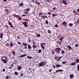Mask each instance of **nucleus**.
<instances>
[{"label":"nucleus","mask_w":79,"mask_h":79,"mask_svg":"<svg viewBox=\"0 0 79 79\" xmlns=\"http://www.w3.org/2000/svg\"><path fill=\"white\" fill-rule=\"evenodd\" d=\"M8 58L6 56H2L1 57V61L3 63H6L8 62Z\"/></svg>","instance_id":"1"},{"label":"nucleus","mask_w":79,"mask_h":79,"mask_svg":"<svg viewBox=\"0 0 79 79\" xmlns=\"http://www.w3.org/2000/svg\"><path fill=\"white\" fill-rule=\"evenodd\" d=\"M61 49L60 48H56L55 49V52H56V53H57L58 54H60V50H61Z\"/></svg>","instance_id":"2"},{"label":"nucleus","mask_w":79,"mask_h":79,"mask_svg":"<svg viewBox=\"0 0 79 79\" xmlns=\"http://www.w3.org/2000/svg\"><path fill=\"white\" fill-rule=\"evenodd\" d=\"M44 61H41L39 64V66H40V67H41V66H44Z\"/></svg>","instance_id":"3"},{"label":"nucleus","mask_w":79,"mask_h":79,"mask_svg":"<svg viewBox=\"0 0 79 79\" xmlns=\"http://www.w3.org/2000/svg\"><path fill=\"white\" fill-rule=\"evenodd\" d=\"M8 24H9V25H10V27H13V25H12V24H11V22H10V21H8Z\"/></svg>","instance_id":"4"},{"label":"nucleus","mask_w":79,"mask_h":79,"mask_svg":"<svg viewBox=\"0 0 79 79\" xmlns=\"http://www.w3.org/2000/svg\"><path fill=\"white\" fill-rule=\"evenodd\" d=\"M27 23L26 22H23V24H24L25 27H27Z\"/></svg>","instance_id":"5"},{"label":"nucleus","mask_w":79,"mask_h":79,"mask_svg":"<svg viewBox=\"0 0 79 79\" xmlns=\"http://www.w3.org/2000/svg\"><path fill=\"white\" fill-rule=\"evenodd\" d=\"M62 71H64L63 70L59 69V70H57L56 71V72L57 73H58L59 72H61Z\"/></svg>","instance_id":"6"},{"label":"nucleus","mask_w":79,"mask_h":79,"mask_svg":"<svg viewBox=\"0 0 79 79\" xmlns=\"http://www.w3.org/2000/svg\"><path fill=\"white\" fill-rule=\"evenodd\" d=\"M62 3H64V4L65 5H67V3H66V1L63 0L62 2Z\"/></svg>","instance_id":"7"},{"label":"nucleus","mask_w":79,"mask_h":79,"mask_svg":"<svg viewBox=\"0 0 79 79\" xmlns=\"http://www.w3.org/2000/svg\"><path fill=\"white\" fill-rule=\"evenodd\" d=\"M76 62H73V63H71L70 64L71 66H74L76 64Z\"/></svg>","instance_id":"8"},{"label":"nucleus","mask_w":79,"mask_h":79,"mask_svg":"<svg viewBox=\"0 0 79 79\" xmlns=\"http://www.w3.org/2000/svg\"><path fill=\"white\" fill-rule=\"evenodd\" d=\"M57 44L58 45H61V44H62L61 43V42L60 41H58L56 42Z\"/></svg>","instance_id":"9"},{"label":"nucleus","mask_w":79,"mask_h":79,"mask_svg":"<svg viewBox=\"0 0 79 79\" xmlns=\"http://www.w3.org/2000/svg\"><path fill=\"white\" fill-rule=\"evenodd\" d=\"M26 55H27V54H25L21 55L20 56V58H22L23 57H24V56H26Z\"/></svg>","instance_id":"10"},{"label":"nucleus","mask_w":79,"mask_h":79,"mask_svg":"<svg viewBox=\"0 0 79 79\" xmlns=\"http://www.w3.org/2000/svg\"><path fill=\"white\" fill-rule=\"evenodd\" d=\"M70 78L72 79V78L74 77V75L72 74L70 75Z\"/></svg>","instance_id":"11"},{"label":"nucleus","mask_w":79,"mask_h":79,"mask_svg":"<svg viewBox=\"0 0 79 79\" xmlns=\"http://www.w3.org/2000/svg\"><path fill=\"white\" fill-rule=\"evenodd\" d=\"M28 48L30 50H31V45L30 44H28Z\"/></svg>","instance_id":"12"},{"label":"nucleus","mask_w":79,"mask_h":79,"mask_svg":"<svg viewBox=\"0 0 79 79\" xmlns=\"http://www.w3.org/2000/svg\"><path fill=\"white\" fill-rule=\"evenodd\" d=\"M42 17L43 18H47L48 17L47 16L42 15Z\"/></svg>","instance_id":"13"},{"label":"nucleus","mask_w":79,"mask_h":79,"mask_svg":"<svg viewBox=\"0 0 79 79\" xmlns=\"http://www.w3.org/2000/svg\"><path fill=\"white\" fill-rule=\"evenodd\" d=\"M32 41L33 42V45H36V44H35V41L33 40H32Z\"/></svg>","instance_id":"14"},{"label":"nucleus","mask_w":79,"mask_h":79,"mask_svg":"<svg viewBox=\"0 0 79 79\" xmlns=\"http://www.w3.org/2000/svg\"><path fill=\"white\" fill-rule=\"evenodd\" d=\"M62 24H63V25H64V26H66V22L65 21H64L63 22Z\"/></svg>","instance_id":"15"},{"label":"nucleus","mask_w":79,"mask_h":79,"mask_svg":"<svg viewBox=\"0 0 79 79\" xmlns=\"http://www.w3.org/2000/svg\"><path fill=\"white\" fill-rule=\"evenodd\" d=\"M79 19H78L77 22V24H76L77 26H78V24H79Z\"/></svg>","instance_id":"16"},{"label":"nucleus","mask_w":79,"mask_h":79,"mask_svg":"<svg viewBox=\"0 0 79 79\" xmlns=\"http://www.w3.org/2000/svg\"><path fill=\"white\" fill-rule=\"evenodd\" d=\"M3 34H2L1 35H0V37L1 39H2V38H3Z\"/></svg>","instance_id":"17"},{"label":"nucleus","mask_w":79,"mask_h":79,"mask_svg":"<svg viewBox=\"0 0 79 79\" xmlns=\"http://www.w3.org/2000/svg\"><path fill=\"white\" fill-rule=\"evenodd\" d=\"M30 10H31V8H27L26 9L27 11V12H29L30 11Z\"/></svg>","instance_id":"18"},{"label":"nucleus","mask_w":79,"mask_h":79,"mask_svg":"<svg viewBox=\"0 0 79 79\" xmlns=\"http://www.w3.org/2000/svg\"><path fill=\"white\" fill-rule=\"evenodd\" d=\"M5 11H6L7 13H9L10 12L9 11V9H5Z\"/></svg>","instance_id":"19"},{"label":"nucleus","mask_w":79,"mask_h":79,"mask_svg":"<svg viewBox=\"0 0 79 79\" xmlns=\"http://www.w3.org/2000/svg\"><path fill=\"white\" fill-rule=\"evenodd\" d=\"M48 34H51V33H52V31H51V30H48Z\"/></svg>","instance_id":"20"},{"label":"nucleus","mask_w":79,"mask_h":79,"mask_svg":"<svg viewBox=\"0 0 79 79\" xmlns=\"http://www.w3.org/2000/svg\"><path fill=\"white\" fill-rule=\"evenodd\" d=\"M22 44L23 45L25 46V47H27V44L26 43H22Z\"/></svg>","instance_id":"21"},{"label":"nucleus","mask_w":79,"mask_h":79,"mask_svg":"<svg viewBox=\"0 0 79 79\" xmlns=\"http://www.w3.org/2000/svg\"><path fill=\"white\" fill-rule=\"evenodd\" d=\"M52 15L53 17L55 16H57V15H58V14H52Z\"/></svg>","instance_id":"22"},{"label":"nucleus","mask_w":79,"mask_h":79,"mask_svg":"<svg viewBox=\"0 0 79 79\" xmlns=\"http://www.w3.org/2000/svg\"><path fill=\"white\" fill-rule=\"evenodd\" d=\"M10 47H13V44L12 43V42H11L10 43Z\"/></svg>","instance_id":"23"},{"label":"nucleus","mask_w":79,"mask_h":79,"mask_svg":"<svg viewBox=\"0 0 79 79\" xmlns=\"http://www.w3.org/2000/svg\"><path fill=\"white\" fill-rule=\"evenodd\" d=\"M69 26L71 27V26H73V24L72 23H70L69 24Z\"/></svg>","instance_id":"24"},{"label":"nucleus","mask_w":79,"mask_h":79,"mask_svg":"<svg viewBox=\"0 0 79 79\" xmlns=\"http://www.w3.org/2000/svg\"><path fill=\"white\" fill-rule=\"evenodd\" d=\"M23 5H24V4L23 3H20L19 4V6H22Z\"/></svg>","instance_id":"25"},{"label":"nucleus","mask_w":79,"mask_h":79,"mask_svg":"<svg viewBox=\"0 0 79 79\" xmlns=\"http://www.w3.org/2000/svg\"><path fill=\"white\" fill-rule=\"evenodd\" d=\"M61 66V65H56V67L57 68H59V67H60Z\"/></svg>","instance_id":"26"},{"label":"nucleus","mask_w":79,"mask_h":79,"mask_svg":"<svg viewBox=\"0 0 79 79\" xmlns=\"http://www.w3.org/2000/svg\"><path fill=\"white\" fill-rule=\"evenodd\" d=\"M14 74L15 75H16V76L17 75H18V72H15Z\"/></svg>","instance_id":"27"},{"label":"nucleus","mask_w":79,"mask_h":79,"mask_svg":"<svg viewBox=\"0 0 79 79\" xmlns=\"http://www.w3.org/2000/svg\"><path fill=\"white\" fill-rule=\"evenodd\" d=\"M67 47L69 48L70 49H71L72 48H71V47L69 45L67 46Z\"/></svg>","instance_id":"28"},{"label":"nucleus","mask_w":79,"mask_h":79,"mask_svg":"<svg viewBox=\"0 0 79 79\" xmlns=\"http://www.w3.org/2000/svg\"><path fill=\"white\" fill-rule=\"evenodd\" d=\"M35 3H37V4L38 5H40V3H39V2H37V1H35Z\"/></svg>","instance_id":"29"},{"label":"nucleus","mask_w":79,"mask_h":79,"mask_svg":"<svg viewBox=\"0 0 79 79\" xmlns=\"http://www.w3.org/2000/svg\"><path fill=\"white\" fill-rule=\"evenodd\" d=\"M18 69V70H21V66H19Z\"/></svg>","instance_id":"30"},{"label":"nucleus","mask_w":79,"mask_h":79,"mask_svg":"<svg viewBox=\"0 0 79 79\" xmlns=\"http://www.w3.org/2000/svg\"><path fill=\"white\" fill-rule=\"evenodd\" d=\"M76 63H79V59H76Z\"/></svg>","instance_id":"31"},{"label":"nucleus","mask_w":79,"mask_h":79,"mask_svg":"<svg viewBox=\"0 0 79 79\" xmlns=\"http://www.w3.org/2000/svg\"><path fill=\"white\" fill-rule=\"evenodd\" d=\"M9 78H10V79H11V77H10L8 76H7L6 77V79H8Z\"/></svg>","instance_id":"32"},{"label":"nucleus","mask_w":79,"mask_h":79,"mask_svg":"<svg viewBox=\"0 0 79 79\" xmlns=\"http://www.w3.org/2000/svg\"><path fill=\"white\" fill-rule=\"evenodd\" d=\"M41 52H42V50L41 49H39L38 51V53H41Z\"/></svg>","instance_id":"33"},{"label":"nucleus","mask_w":79,"mask_h":79,"mask_svg":"<svg viewBox=\"0 0 79 79\" xmlns=\"http://www.w3.org/2000/svg\"><path fill=\"white\" fill-rule=\"evenodd\" d=\"M33 48H37V47H36V46L35 45H33Z\"/></svg>","instance_id":"34"},{"label":"nucleus","mask_w":79,"mask_h":79,"mask_svg":"<svg viewBox=\"0 0 79 79\" xmlns=\"http://www.w3.org/2000/svg\"><path fill=\"white\" fill-rule=\"evenodd\" d=\"M41 46L43 50H44V45H41Z\"/></svg>","instance_id":"35"},{"label":"nucleus","mask_w":79,"mask_h":79,"mask_svg":"<svg viewBox=\"0 0 79 79\" xmlns=\"http://www.w3.org/2000/svg\"><path fill=\"white\" fill-rule=\"evenodd\" d=\"M17 39H20V36H19V35H17Z\"/></svg>","instance_id":"36"},{"label":"nucleus","mask_w":79,"mask_h":79,"mask_svg":"<svg viewBox=\"0 0 79 79\" xmlns=\"http://www.w3.org/2000/svg\"><path fill=\"white\" fill-rule=\"evenodd\" d=\"M61 53H63V54H64V51L63 50H62L61 51Z\"/></svg>","instance_id":"37"},{"label":"nucleus","mask_w":79,"mask_h":79,"mask_svg":"<svg viewBox=\"0 0 79 79\" xmlns=\"http://www.w3.org/2000/svg\"><path fill=\"white\" fill-rule=\"evenodd\" d=\"M12 52L13 53V55H15V51H12Z\"/></svg>","instance_id":"38"},{"label":"nucleus","mask_w":79,"mask_h":79,"mask_svg":"<svg viewBox=\"0 0 79 79\" xmlns=\"http://www.w3.org/2000/svg\"><path fill=\"white\" fill-rule=\"evenodd\" d=\"M36 37H40V34H38V35H37Z\"/></svg>","instance_id":"39"},{"label":"nucleus","mask_w":79,"mask_h":79,"mask_svg":"<svg viewBox=\"0 0 79 79\" xmlns=\"http://www.w3.org/2000/svg\"><path fill=\"white\" fill-rule=\"evenodd\" d=\"M64 38V37H62V38H61L60 39H59V40H60L61 41V42H62V40H63V39Z\"/></svg>","instance_id":"40"},{"label":"nucleus","mask_w":79,"mask_h":79,"mask_svg":"<svg viewBox=\"0 0 79 79\" xmlns=\"http://www.w3.org/2000/svg\"><path fill=\"white\" fill-rule=\"evenodd\" d=\"M46 23L47 24H48V21L47 20H46Z\"/></svg>","instance_id":"41"},{"label":"nucleus","mask_w":79,"mask_h":79,"mask_svg":"<svg viewBox=\"0 0 79 79\" xmlns=\"http://www.w3.org/2000/svg\"><path fill=\"white\" fill-rule=\"evenodd\" d=\"M54 27H58V26L57 25V24H56L55 26H54Z\"/></svg>","instance_id":"42"},{"label":"nucleus","mask_w":79,"mask_h":79,"mask_svg":"<svg viewBox=\"0 0 79 79\" xmlns=\"http://www.w3.org/2000/svg\"><path fill=\"white\" fill-rule=\"evenodd\" d=\"M73 13H74L75 15H76V11H75V10H73Z\"/></svg>","instance_id":"43"},{"label":"nucleus","mask_w":79,"mask_h":79,"mask_svg":"<svg viewBox=\"0 0 79 79\" xmlns=\"http://www.w3.org/2000/svg\"><path fill=\"white\" fill-rule=\"evenodd\" d=\"M78 46H79V45H78V44H75L76 47H78Z\"/></svg>","instance_id":"44"},{"label":"nucleus","mask_w":79,"mask_h":79,"mask_svg":"<svg viewBox=\"0 0 79 79\" xmlns=\"http://www.w3.org/2000/svg\"><path fill=\"white\" fill-rule=\"evenodd\" d=\"M41 45H45V43H41L40 44Z\"/></svg>","instance_id":"45"},{"label":"nucleus","mask_w":79,"mask_h":79,"mask_svg":"<svg viewBox=\"0 0 79 79\" xmlns=\"http://www.w3.org/2000/svg\"><path fill=\"white\" fill-rule=\"evenodd\" d=\"M47 15H51V12H48L47 14Z\"/></svg>","instance_id":"46"},{"label":"nucleus","mask_w":79,"mask_h":79,"mask_svg":"<svg viewBox=\"0 0 79 79\" xmlns=\"http://www.w3.org/2000/svg\"><path fill=\"white\" fill-rule=\"evenodd\" d=\"M24 13H25V14H27V15H28V12H24Z\"/></svg>","instance_id":"47"},{"label":"nucleus","mask_w":79,"mask_h":79,"mask_svg":"<svg viewBox=\"0 0 79 79\" xmlns=\"http://www.w3.org/2000/svg\"><path fill=\"white\" fill-rule=\"evenodd\" d=\"M46 1H47V2H51V0H46Z\"/></svg>","instance_id":"48"},{"label":"nucleus","mask_w":79,"mask_h":79,"mask_svg":"<svg viewBox=\"0 0 79 79\" xmlns=\"http://www.w3.org/2000/svg\"><path fill=\"white\" fill-rule=\"evenodd\" d=\"M53 10H56V8L55 7L53 8Z\"/></svg>","instance_id":"49"},{"label":"nucleus","mask_w":79,"mask_h":79,"mask_svg":"<svg viewBox=\"0 0 79 79\" xmlns=\"http://www.w3.org/2000/svg\"><path fill=\"white\" fill-rule=\"evenodd\" d=\"M53 68L54 69H55V68H56V66H55V65H54L53 66Z\"/></svg>","instance_id":"50"},{"label":"nucleus","mask_w":79,"mask_h":79,"mask_svg":"<svg viewBox=\"0 0 79 79\" xmlns=\"http://www.w3.org/2000/svg\"><path fill=\"white\" fill-rule=\"evenodd\" d=\"M67 63V62H62L63 64H65L66 63Z\"/></svg>","instance_id":"51"},{"label":"nucleus","mask_w":79,"mask_h":79,"mask_svg":"<svg viewBox=\"0 0 79 79\" xmlns=\"http://www.w3.org/2000/svg\"><path fill=\"white\" fill-rule=\"evenodd\" d=\"M56 56V57H55V60H56V59H57V58H58V57H57V56Z\"/></svg>","instance_id":"52"},{"label":"nucleus","mask_w":79,"mask_h":79,"mask_svg":"<svg viewBox=\"0 0 79 79\" xmlns=\"http://www.w3.org/2000/svg\"><path fill=\"white\" fill-rule=\"evenodd\" d=\"M22 17L23 16H26V15H23L22 16Z\"/></svg>","instance_id":"53"},{"label":"nucleus","mask_w":79,"mask_h":79,"mask_svg":"<svg viewBox=\"0 0 79 79\" xmlns=\"http://www.w3.org/2000/svg\"><path fill=\"white\" fill-rule=\"evenodd\" d=\"M3 2H7V0H3Z\"/></svg>","instance_id":"54"},{"label":"nucleus","mask_w":79,"mask_h":79,"mask_svg":"<svg viewBox=\"0 0 79 79\" xmlns=\"http://www.w3.org/2000/svg\"><path fill=\"white\" fill-rule=\"evenodd\" d=\"M29 40H28L29 42H31V39L30 38H29Z\"/></svg>","instance_id":"55"},{"label":"nucleus","mask_w":79,"mask_h":79,"mask_svg":"<svg viewBox=\"0 0 79 79\" xmlns=\"http://www.w3.org/2000/svg\"><path fill=\"white\" fill-rule=\"evenodd\" d=\"M18 20H21V18H18Z\"/></svg>","instance_id":"56"},{"label":"nucleus","mask_w":79,"mask_h":79,"mask_svg":"<svg viewBox=\"0 0 79 79\" xmlns=\"http://www.w3.org/2000/svg\"><path fill=\"white\" fill-rule=\"evenodd\" d=\"M31 58H32V57L31 56H30L29 57V59H31Z\"/></svg>","instance_id":"57"},{"label":"nucleus","mask_w":79,"mask_h":79,"mask_svg":"<svg viewBox=\"0 0 79 79\" xmlns=\"http://www.w3.org/2000/svg\"><path fill=\"white\" fill-rule=\"evenodd\" d=\"M42 15V13H39V15Z\"/></svg>","instance_id":"58"},{"label":"nucleus","mask_w":79,"mask_h":79,"mask_svg":"<svg viewBox=\"0 0 79 79\" xmlns=\"http://www.w3.org/2000/svg\"><path fill=\"white\" fill-rule=\"evenodd\" d=\"M18 44H19V45H21V43H20V42H18Z\"/></svg>","instance_id":"59"},{"label":"nucleus","mask_w":79,"mask_h":79,"mask_svg":"<svg viewBox=\"0 0 79 79\" xmlns=\"http://www.w3.org/2000/svg\"><path fill=\"white\" fill-rule=\"evenodd\" d=\"M52 69H50L49 70V72H52Z\"/></svg>","instance_id":"60"},{"label":"nucleus","mask_w":79,"mask_h":79,"mask_svg":"<svg viewBox=\"0 0 79 79\" xmlns=\"http://www.w3.org/2000/svg\"><path fill=\"white\" fill-rule=\"evenodd\" d=\"M60 57H58V59L57 60H60Z\"/></svg>","instance_id":"61"},{"label":"nucleus","mask_w":79,"mask_h":79,"mask_svg":"<svg viewBox=\"0 0 79 79\" xmlns=\"http://www.w3.org/2000/svg\"><path fill=\"white\" fill-rule=\"evenodd\" d=\"M4 8H5V9H6V8H7V6H5L4 7Z\"/></svg>","instance_id":"62"},{"label":"nucleus","mask_w":79,"mask_h":79,"mask_svg":"<svg viewBox=\"0 0 79 79\" xmlns=\"http://www.w3.org/2000/svg\"><path fill=\"white\" fill-rule=\"evenodd\" d=\"M27 47H24V49H27Z\"/></svg>","instance_id":"63"},{"label":"nucleus","mask_w":79,"mask_h":79,"mask_svg":"<svg viewBox=\"0 0 79 79\" xmlns=\"http://www.w3.org/2000/svg\"><path fill=\"white\" fill-rule=\"evenodd\" d=\"M52 53L53 54H54V53H55V51H53L52 52Z\"/></svg>","instance_id":"64"}]
</instances>
